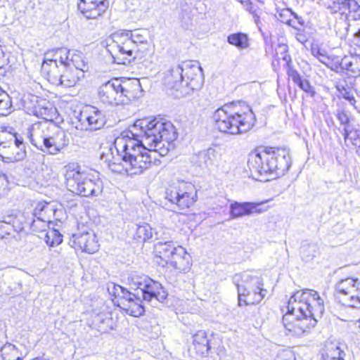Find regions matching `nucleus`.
Returning <instances> with one entry per match:
<instances>
[{"label": "nucleus", "instance_id": "obj_1", "mask_svg": "<svg viewBox=\"0 0 360 360\" xmlns=\"http://www.w3.org/2000/svg\"><path fill=\"white\" fill-rule=\"evenodd\" d=\"M176 137L171 122L157 118L138 120L113 145L102 148L101 160L115 173L140 174L160 162L158 154L166 155Z\"/></svg>", "mask_w": 360, "mask_h": 360}, {"label": "nucleus", "instance_id": "obj_2", "mask_svg": "<svg viewBox=\"0 0 360 360\" xmlns=\"http://www.w3.org/2000/svg\"><path fill=\"white\" fill-rule=\"evenodd\" d=\"M283 323L288 335L300 337L308 333L317 323L325 310L323 300L309 289L293 293L285 307Z\"/></svg>", "mask_w": 360, "mask_h": 360}, {"label": "nucleus", "instance_id": "obj_3", "mask_svg": "<svg viewBox=\"0 0 360 360\" xmlns=\"http://www.w3.org/2000/svg\"><path fill=\"white\" fill-rule=\"evenodd\" d=\"M148 35L146 30H119L110 36L107 50L117 64L146 60L153 53Z\"/></svg>", "mask_w": 360, "mask_h": 360}, {"label": "nucleus", "instance_id": "obj_4", "mask_svg": "<svg viewBox=\"0 0 360 360\" xmlns=\"http://www.w3.org/2000/svg\"><path fill=\"white\" fill-rule=\"evenodd\" d=\"M248 164L259 176L268 178L283 175L289 169L291 160L285 148L259 147L249 154Z\"/></svg>", "mask_w": 360, "mask_h": 360}, {"label": "nucleus", "instance_id": "obj_5", "mask_svg": "<svg viewBox=\"0 0 360 360\" xmlns=\"http://www.w3.org/2000/svg\"><path fill=\"white\" fill-rule=\"evenodd\" d=\"M213 120L216 129L230 134L247 132L252 129L256 121L255 114L249 105L238 110L229 105H224L216 110Z\"/></svg>", "mask_w": 360, "mask_h": 360}, {"label": "nucleus", "instance_id": "obj_6", "mask_svg": "<svg viewBox=\"0 0 360 360\" xmlns=\"http://www.w3.org/2000/svg\"><path fill=\"white\" fill-rule=\"evenodd\" d=\"M165 81L170 88L181 91L182 94H189L203 84L202 68L196 61H184L171 68Z\"/></svg>", "mask_w": 360, "mask_h": 360}, {"label": "nucleus", "instance_id": "obj_7", "mask_svg": "<svg viewBox=\"0 0 360 360\" xmlns=\"http://www.w3.org/2000/svg\"><path fill=\"white\" fill-rule=\"evenodd\" d=\"M233 280L237 287L239 306L259 303L266 296V290L263 288L260 276L245 272L236 274Z\"/></svg>", "mask_w": 360, "mask_h": 360}, {"label": "nucleus", "instance_id": "obj_8", "mask_svg": "<svg viewBox=\"0 0 360 360\" xmlns=\"http://www.w3.org/2000/svg\"><path fill=\"white\" fill-rule=\"evenodd\" d=\"M65 180L70 191L83 197H96L103 191L102 181L90 172L69 170L65 174Z\"/></svg>", "mask_w": 360, "mask_h": 360}, {"label": "nucleus", "instance_id": "obj_9", "mask_svg": "<svg viewBox=\"0 0 360 360\" xmlns=\"http://www.w3.org/2000/svg\"><path fill=\"white\" fill-rule=\"evenodd\" d=\"M128 283L132 289L139 292L145 302L156 306L158 302L163 303L167 292L162 285L145 274L131 273L128 277Z\"/></svg>", "mask_w": 360, "mask_h": 360}, {"label": "nucleus", "instance_id": "obj_10", "mask_svg": "<svg viewBox=\"0 0 360 360\" xmlns=\"http://www.w3.org/2000/svg\"><path fill=\"white\" fill-rule=\"evenodd\" d=\"M165 199L179 210H185L197 200V191L193 184L184 181L169 185L165 191Z\"/></svg>", "mask_w": 360, "mask_h": 360}, {"label": "nucleus", "instance_id": "obj_11", "mask_svg": "<svg viewBox=\"0 0 360 360\" xmlns=\"http://www.w3.org/2000/svg\"><path fill=\"white\" fill-rule=\"evenodd\" d=\"M72 123L78 130L96 131L105 126L106 117L103 111L94 106L88 105L78 112H74Z\"/></svg>", "mask_w": 360, "mask_h": 360}, {"label": "nucleus", "instance_id": "obj_12", "mask_svg": "<svg viewBox=\"0 0 360 360\" xmlns=\"http://www.w3.org/2000/svg\"><path fill=\"white\" fill-rule=\"evenodd\" d=\"M48 70L49 75L46 76L48 81L53 85L65 88L74 86L79 79L84 77L82 71L75 70L70 65L67 67L62 65L60 68L52 65Z\"/></svg>", "mask_w": 360, "mask_h": 360}, {"label": "nucleus", "instance_id": "obj_13", "mask_svg": "<svg viewBox=\"0 0 360 360\" xmlns=\"http://www.w3.org/2000/svg\"><path fill=\"white\" fill-rule=\"evenodd\" d=\"M70 143V138L67 132L55 123L51 125V131L48 134L44 148H41L43 153L51 155L59 154Z\"/></svg>", "mask_w": 360, "mask_h": 360}, {"label": "nucleus", "instance_id": "obj_14", "mask_svg": "<svg viewBox=\"0 0 360 360\" xmlns=\"http://www.w3.org/2000/svg\"><path fill=\"white\" fill-rule=\"evenodd\" d=\"M120 78H114L102 84L98 90L99 98L108 105H123Z\"/></svg>", "mask_w": 360, "mask_h": 360}, {"label": "nucleus", "instance_id": "obj_15", "mask_svg": "<svg viewBox=\"0 0 360 360\" xmlns=\"http://www.w3.org/2000/svg\"><path fill=\"white\" fill-rule=\"evenodd\" d=\"M55 211V209L50 203L39 202L34 210V218L30 221L27 222V224L30 225V227L34 231H42L51 222Z\"/></svg>", "mask_w": 360, "mask_h": 360}, {"label": "nucleus", "instance_id": "obj_16", "mask_svg": "<svg viewBox=\"0 0 360 360\" xmlns=\"http://www.w3.org/2000/svg\"><path fill=\"white\" fill-rule=\"evenodd\" d=\"M70 50L67 48H58L49 50L44 54V60L41 65V72L46 76L49 75V68L52 65H56V68H60L62 65L65 67L70 65L69 62Z\"/></svg>", "mask_w": 360, "mask_h": 360}, {"label": "nucleus", "instance_id": "obj_17", "mask_svg": "<svg viewBox=\"0 0 360 360\" xmlns=\"http://www.w3.org/2000/svg\"><path fill=\"white\" fill-rule=\"evenodd\" d=\"M53 123V122L49 121L46 118L44 121L32 124L28 128L27 138L30 143L40 150L44 148L48 134L51 131V125Z\"/></svg>", "mask_w": 360, "mask_h": 360}, {"label": "nucleus", "instance_id": "obj_18", "mask_svg": "<svg viewBox=\"0 0 360 360\" xmlns=\"http://www.w3.org/2000/svg\"><path fill=\"white\" fill-rule=\"evenodd\" d=\"M332 13L345 15L348 20L360 19V5L355 0H335L328 6Z\"/></svg>", "mask_w": 360, "mask_h": 360}, {"label": "nucleus", "instance_id": "obj_19", "mask_svg": "<svg viewBox=\"0 0 360 360\" xmlns=\"http://www.w3.org/2000/svg\"><path fill=\"white\" fill-rule=\"evenodd\" d=\"M143 302L139 292L134 294L129 291L127 294L125 293L124 299L120 300L118 307L125 311L127 314L138 317L145 311Z\"/></svg>", "mask_w": 360, "mask_h": 360}, {"label": "nucleus", "instance_id": "obj_20", "mask_svg": "<svg viewBox=\"0 0 360 360\" xmlns=\"http://www.w3.org/2000/svg\"><path fill=\"white\" fill-rule=\"evenodd\" d=\"M108 0H79L78 9L87 19H96L108 8Z\"/></svg>", "mask_w": 360, "mask_h": 360}, {"label": "nucleus", "instance_id": "obj_21", "mask_svg": "<svg viewBox=\"0 0 360 360\" xmlns=\"http://www.w3.org/2000/svg\"><path fill=\"white\" fill-rule=\"evenodd\" d=\"M355 278L348 277L339 281L335 287V297L339 302L344 304L345 302L354 303L356 297V290L354 289Z\"/></svg>", "mask_w": 360, "mask_h": 360}, {"label": "nucleus", "instance_id": "obj_22", "mask_svg": "<svg viewBox=\"0 0 360 360\" xmlns=\"http://www.w3.org/2000/svg\"><path fill=\"white\" fill-rule=\"evenodd\" d=\"M72 246L75 249L89 254H93L98 250L96 237L91 233L84 232L82 233L74 234L72 236Z\"/></svg>", "mask_w": 360, "mask_h": 360}, {"label": "nucleus", "instance_id": "obj_23", "mask_svg": "<svg viewBox=\"0 0 360 360\" xmlns=\"http://www.w3.org/2000/svg\"><path fill=\"white\" fill-rule=\"evenodd\" d=\"M123 105L141 96L142 89L138 79H120Z\"/></svg>", "mask_w": 360, "mask_h": 360}, {"label": "nucleus", "instance_id": "obj_24", "mask_svg": "<svg viewBox=\"0 0 360 360\" xmlns=\"http://www.w3.org/2000/svg\"><path fill=\"white\" fill-rule=\"evenodd\" d=\"M171 266L179 272L188 271L191 266V256L181 246L176 248V251L169 259Z\"/></svg>", "mask_w": 360, "mask_h": 360}, {"label": "nucleus", "instance_id": "obj_25", "mask_svg": "<svg viewBox=\"0 0 360 360\" xmlns=\"http://www.w3.org/2000/svg\"><path fill=\"white\" fill-rule=\"evenodd\" d=\"M259 203L234 202L230 205V214L232 218H238L252 213H260L258 209Z\"/></svg>", "mask_w": 360, "mask_h": 360}, {"label": "nucleus", "instance_id": "obj_26", "mask_svg": "<svg viewBox=\"0 0 360 360\" xmlns=\"http://www.w3.org/2000/svg\"><path fill=\"white\" fill-rule=\"evenodd\" d=\"M335 68L351 72L353 77L360 75V56H345L341 59L337 58Z\"/></svg>", "mask_w": 360, "mask_h": 360}, {"label": "nucleus", "instance_id": "obj_27", "mask_svg": "<svg viewBox=\"0 0 360 360\" xmlns=\"http://www.w3.org/2000/svg\"><path fill=\"white\" fill-rule=\"evenodd\" d=\"M193 343L196 352L200 355H205L211 349L210 340L205 330H198L193 336Z\"/></svg>", "mask_w": 360, "mask_h": 360}, {"label": "nucleus", "instance_id": "obj_28", "mask_svg": "<svg viewBox=\"0 0 360 360\" xmlns=\"http://www.w3.org/2000/svg\"><path fill=\"white\" fill-rule=\"evenodd\" d=\"M346 345L338 341H330L326 345V353L323 356L326 359H344Z\"/></svg>", "mask_w": 360, "mask_h": 360}, {"label": "nucleus", "instance_id": "obj_29", "mask_svg": "<svg viewBox=\"0 0 360 360\" xmlns=\"http://www.w3.org/2000/svg\"><path fill=\"white\" fill-rule=\"evenodd\" d=\"M176 248L172 241H159L155 245V252L159 257L168 262L176 251Z\"/></svg>", "mask_w": 360, "mask_h": 360}, {"label": "nucleus", "instance_id": "obj_30", "mask_svg": "<svg viewBox=\"0 0 360 360\" xmlns=\"http://www.w3.org/2000/svg\"><path fill=\"white\" fill-rule=\"evenodd\" d=\"M287 74L292 82L302 91L311 95L314 94V88L310 84L309 82L306 79H303L296 70L292 68H289Z\"/></svg>", "mask_w": 360, "mask_h": 360}, {"label": "nucleus", "instance_id": "obj_31", "mask_svg": "<svg viewBox=\"0 0 360 360\" xmlns=\"http://www.w3.org/2000/svg\"><path fill=\"white\" fill-rule=\"evenodd\" d=\"M69 62L70 63V67L75 70H81L83 72V74L84 73L87 65L84 55L81 51L70 50Z\"/></svg>", "mask_w": 360, "mask_h": 360}, {"label": "nucleus", "instance_id": "obj_32", "mask_svg": "<svg viewBox=\"0 0 360 360\" xmlns=\"http://www.w3.org/2000/svg\"><path fill=\"white\" fill-rule=\"evenodd\" d=\"M217 153L212 148H210L207 150H202L198 153L197 155L198 162L200 167H207L214 164L217 160Z\"/></svg>", "mask_w": 360, "mask_h": 360}, {"label": "nucleus", "instance_id": "obj_33", "mask_svg": "<svg viewBox=\"0 0 360 360\" xmlns=\"http://www.w3.org/2000/svg\"><path fill=\"white\" fill-rule=\"evenodd\" d=\"M227 41L238 49H245L249 46V39L246 34L242 32L233 33L228 36Z\"/></svg>", "mask_w": 360, "mask_h": 360}, {"label": "nucleus", "instance_id": "obj_34", "mask_svg": "<svg viewBox=\"0 0 360 360\" xmlns=\"http://www.w3.org/2000/svg\"><path fill=\"white\" fill-rule=\"evenodd\" d=\"M0 360H22L17 347L12 345H5L0 351Z\"/></svg>", "mask_w": 360, "mask_h": 360}, {"label": "nucleus", "instance_id": "obj_35", "mask_svg": "<svg viewBox=\"0 0 360 360\" xmlns=\"http://www.w3.org/2000/svg\"><path fill=\"white\" fill-rule=\"evenodd\" d=\"M108 290L109 294L113 297L112 299V302L115 305L118 307V304L120 300H123L125 297V293H128V290L122 287L120 285H117L115 283H111L108 286Z\"/></svg>", "mask_w": 360, "mask_h": 360}, {"label": "nucleus", "instance_id": "obj_36", "mask_svg": "<svg viewBox=\"0 0 360 360\" xmlns=\"http://www.w3.org/2000/svg\"><path fill=\"white\" fill-rule=\"evenodd\" d=\"M44 240L50 247H55L63 242V236L58 230L50 229L46 233Z\"/></svg>", "mask_w": 360, "mask_h": 360}, {"label": "nucleus", "instance_id": "obj_37", "mask_svg": "<svg viewBox=\"0 0 360 360\" xmlns=\"http://www.w3.org/2000/svg\"><path fill=\"white\" fill-rule=\"evenodd\" d=\"M135 236L143 241H146L153 238V229L148 224L137 225Z\"/></svg>", "mask_w": 360, "mask_h": 360}, {"label": "nucleus", "instance_id": "obj_38", "mask_svg": "<svg viewBox=\"0 0 360 360\" xmlns=\"http://www.w3.org/2000/svg\"><path fill=\"white\" fill-rule=\"evenodd\" d=\"M292 15H293L294 18L297 20V22L300 25H304V20L301 18L298 17V15L296 13H293L291 9H289V8L283 9L279 13V18L282 22H285L288 25L292 26V27H294L295 29H297V27L295 25V22H292V20L287 18Z\"/></svg>", "mask_w": 360, "mask_h": 360}, {"label": "nucleus", "instance_id": "obj_39", "mask_svg": "<svg viewBox=\"0 0 360 360\" xmlns=\"http://www.w3.org/2000/svg\"><path fill=\"white\" fill-rule=\"evenodd\" d=\"M343 136L345 141L349 140L353 146L360 148V131H349L347 127H344Z\"/></svg>", "mask_w": 360, "mask_h": 360}, {"label": "nucleus", "instance_id": "obj_40", "mask_svg": "<svg viewBox=\"0 0 360 360\" xmlns=\"http://www.w3.org/2000/svg\"><path fill=\"white\" fill-rule=\"evenodd\" d=\"M313 53L316 57H317L320 62L325 64L328 68L337 71L339 70L335 68L337 58H339L338 57L331 58L330 56H326L324 53H321L320 50H318L316 53H314V51H313Z\"/></svg>", "mask_w": 360, "mask_h": 360}, {"label": "nucleus", "instance_id": "obj_41", "mask_svg": "<svg viewBox=\"0 0 360 360\" xmlns=\"http://www.w3.org/2000/svg\"><path fill=\"white\" fill-rule=\"evenodd\" d=\"M318 252L317 245L315 244H309L303 245L301 248V253L303 257L309 261L316 256Z\"/></svg>", "mask_w": 360, "mask_h": 360}, {"label": "nucleus", "instance_id": "obj_42", "mask_svg": "<svg viewBox=\"0 0 360 360\" xmlns=\"http://www.w3.org/2000/svg\"><path fill=\"white\" fill-rule=\"evenodd\" d=\"M11 101L8 95L0 99V116H6L11 112Z\"/></svg>", "mask_w": 360, "mask_h": 360}, {"label": "nucleus", "instance_id": "obj_43", "mask_svg": "<svg viewBox=\"0 0 360 360\" xmlns=\"http://www.w3.org/2000/svg\"><path fill=\"white\" fill-rule=\"evenodd\" d=\"M354 289L356 290V297L354 303L344 301V304L353 308H360V279L359 278H355Z\"/></svg>", "mask_w": 360, "mask_h": 360}, {"label": "nucleus", "instance_id": "obj_44", "mask_svg": "<svg viewBox=\"0 0 360 360\" xmlns=\"http://www.w3.org/2000/svg\"><path fill=\"white\" fill-rule=\"evenodd\" d=\"M337 89L343 98L347 100L352 105H355L356 100L353 94L350 91L342 85H338Z\"/></svg>", "mask_w": 360, "mask_h": 360}, {"label": "nucleus", "instance_id": "obj_45", "mask_svg": "<svg viewBox=\"0 0 360 360\" xmlns=\"http://www.w3.org/2000/svg\"><path fill=\"white\" fill-rule=\"evenodd\" d=\"M245 10L253 15L255 22L259 24V15L257 13V7L252 4V3L250 0L245 1Z\"/></svg>", "mask_w": 360, "mask_h": 360}, {"label": "nucleus", "instance_id": "obj_46", "mask_svg": "<svg viewBox=\"0 0 360 360\" xmlns=\"http://www.w3.org/2000/svg\"><path fill=\"white\" fill-rule=\"evenodd\" d=\"M11 229V221L3 220L0 221V236L1 238L4 237L5 234H9Z\"/></svg>", "mask_w": 360, "mask_h": 360}, {"label": "nucleus", "instance_id": "obj_47", "mask_svg": "<svg viewBox=\"0 0 360 360\" xmlns=\"http://www.w3.org/2000/svg\"><path fill=\"white\" fill-rule=\"evenodd\" d=\"M294 356L290 350H282L276 357V360H294Z\"/></svg>", "mask_w": 360, "mask_h": 360}, {"label": "nucleus", "instance_id": "obj_48", "mask_svg": "<svg viewBox=\"0 0 360 360\" xmlns=\"http://www.w3.org/2000/svg\"><path fill=\"white\" fill-rule=\"evenodd\" d=\"M97 321H100L102 323H106L107 327L111 330L114 328L112 325V319L108 314H101L97 316Z\"/></svg>", "mask_w": 360, "mask_h": 360}, {"label": "nucleus", "instance_id": "obj_49", "mask_svg": "<svg viewBox=\"0 0 360 360\" xmlns=\"http://www.w3.org/2000/svg\"><path fill=\"white\" fill-rule=\"evenodd\" d=\"M15 146L18 149H25V144L22 137H19L16 134L12 135Z\"/></svg>", "mask_w": 360, "mask_h": 360}, {"label": "nucleus", "instance_id": "obj_50", "mask_svg": "<svg viewBox=\"0 0 360 360\" xmlns=\"http://www.w3.org/2000/svg\"><path fill=\"white\" fill-rule=\"evenodd\" d=\"M338 120L342 124H344L345 127L349 123V117L347 115L345 112H340L338 114Z\"/></svg>", "mask_w": 360, "mask_h": 360}, {"label": "nucleus", "instance_id": "obj_51", "mask_svg": "<svg viewBox=\"0 0 360 360\" xmlns=\"http://www.w3.org/2000/svg\"><path fill=\"white\" fill-rule=\"evenodd\" d=\"M13 155V158L16 159V162H19L22 160L26 157V151L25 149H19V150L17 151L15 154Z\"/></svg>", "mask_w": 360, "mask_h": 360}, {"label": "nucleus", "instance_id": "obj_52", "mask_svg": "<svg viewBox=\"0 0 360 360\" xmlns=\"http://www.w3.org/2000/svg\"><path fill=\"white\" fill-rule=\"evenodd\" d=\"M0 158L4 163L16 162V159L13 158V155L4 156L3 154L0 153Z\"/></svg>", "mask_w": 360, "mask_h": 360}, {"label": "nucleus", "instance_id": "obj_53", "mask_svg": "<svg viewBox=\"0 0 360 360\" xmlns=\"http://www.w3.org/2000/svg\"><path fill=\"white\" fill-rule=\"evenodd\" d=\"M7 147H9V146L8 145V143L1 141L0 143V151L2 149L6 148Z\"/></svg>", "mask_w": 360, "mask_h": 360}, {"label": "nucleus", "instance_id": "obj_54", "mask_svg": "<svg viewBox=\"0 0 360 360\" xmlns=\"http://www.w3.org/2000/svg\"><path fill=\"white\" fill-rule=\"evenodd\" d=\"M355 37L357 40L359 46H360V29L359 30V31L357 32H356Z\"/></svg>", "mask_w": 360, "mask_h": 360}, {"label": "nucleus", "instance_id": "obj_55", "mask_svg": "<svg viewBox=\"0 0 360 360\" xmlns=\"http://www.w3.org/2000/svg\"><path fill=\"white\" fill-rule=\"evenodd\" d=\"M4 220H6V221H11V224L14 222V218L12 217V216H9L8 217V219H4Z\"/></svg>", "mask_w": 360, "mask_h": 360}, {"label": "nucleus", "instance_id": "obj_56", "mask_svg": "<svg viewBox=\"0 0 360 360\" xmlns=\"http://www.w3.org/2000/svg\"><path fill=\"white\" fill-rule=\"evenodd\" d=\"M281 47H282V48H283V51H286L287 47H286V46H285V45L281 46Z\"/></svg>", "mask_w": 360, "mask_h": 360}, {"label": "nucleus", "instance_id": "obj_57", "mask_svg": "<svg viewBox=\"0 0 360 360\" xmlns=\"http://www.w3.org/2000/svg\"><path fill=\"white\" fill-rule=\"evenodd\" d=\"M323 360H345L344 359H326V358H323Z\"/></svg>", "mask_w": 360, "mask_h": 360}, {"label": "nucleus", "instance_id": "obj_58", "mask_svg": "<svg viewBox=\"0 0 360 360\" xmlns=\"http://www.w3.org/2000/svg\"><path fill=\"white\" fill-rule=\"evenodd\" d=\"M259 3L264 4V0H257Z\"/></svg>", "mask_w": 360, "mask_h": 360}]
</instances>
